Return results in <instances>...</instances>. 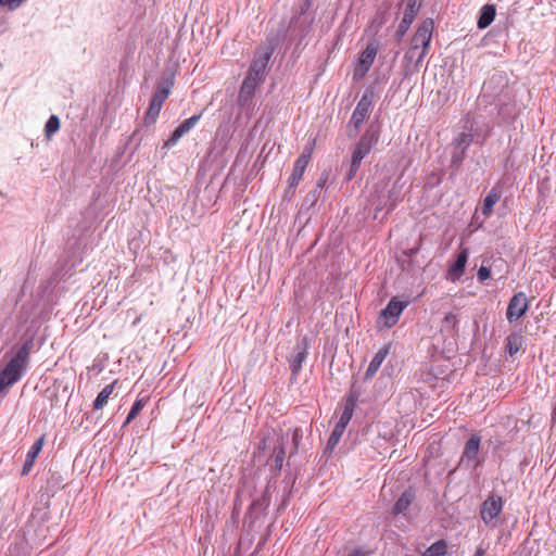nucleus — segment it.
Returning a JSON list of instances; mask_svg holds the SVG:
<instances>
[{
	"instance_id": "nucleus-1",
	"label": "nucleus",
	"mask_w": 556,
	"mask_h": 556,
	"mask_svg": "<svg viewBox=\"0 0 556 556\" xmlns=\"http://www.w3.org/2000/svg\"><path fill=\"white\" fill-rule=\"evenodd\" d=\"M33 342L23 343L5 367L0 371V392L17 382L26 368Z\"/></svg>"
},
{
	"instance_id": "nucleus-2",
	"label": "nucleus",
	"mask_w": 556,
	"mask_h": 556,
	"mask_svg": "<svg viewBox=\"0 0 556 556\" xmlns=\"http://www.w3.org/2000/svg\"><path fill=\"white\" fill-rule=\"evenodd\" d=\"M433 31V22L432 20L424 21L419 27L417 28L412 42H410V51L415 52L420 49V52L417 56L416 64H419L427 54Z\"/></svg>"
},
{
	"instance_id": "nucleus-3",
	"label": "nucleus",
	"mask_w": 556,
	"mask_h": 556,
	"mask_svg": "<svg viewBox=\"0 0 556 556\" xmlns=\"http://www.w3.org/2000/svg\"><path fill=\"white\" fill-rule=\"evenodd\" d=\"M376 142L377 137L374 134L365 132L361 137L352 154L351 167L348 174L349 179L356 175L363 159L370 152Z\"/></svg>"
},
{
	"instance_id": "nucleus-4",
	"label": "nucleus",
	"mask_w": 556,
	"mask_h": 556,
	"mask_svg": "<svg viewBox=\"0 0 556 556\" xmlns=\"http://www.w3.org/2000/svg\"><path fill=\"white\" fill-rule=\"evenodd\" d=\"M271 54L273 50L269 47L257 49L245 77L253 78L263 84Z\"/></svg>"
},
{
	"instance_id": "nucleus-5",
	"label": "nucleus",
	"mask_w": 556,
	"mask_h": 556,
	"mask_svg": "<svg viewBox=\"0 0 556 556\" xmlns=\"http://www.w3.org/2000/svg\"><path fill=\"white\" fill-rule=\"evenodd\" d=\"M377 52L378 48L375 42L367 43L366 48L359 54L357 63L355 64L353 72L354 80H361L365 77L376 59Z\"/></svg>"
},
{
	"instance_id": "nucleus-6",
	"label": "nucleus",
	"mask_w": 556,
	"mask_h": 556,
	"mask_svg": "<svg viewBox=\"0 0 556 556\" xmlns=\"http://www.w3.org/2000/svg\"><path fill=\"white\" fill-rule=\"evenodd\" d=\"M503 501L500 496L491 495L482 504L480 515L483 522L491 528H495V519L501 515Z\"/></svg>"
},
{
	"instance_id": "nucleus-7",
	"label": "nucleus",
	"mask_w": 556,
	"mask_h": 556,
	"mask_svg": "<svg viewBox=\"0 0 556 556\" xmlns=\"http://www.w3.org/2000/svg\"><path fill=\"white\" fill-rule=\"evenodd\" d=\"M481 439L478 434H472L466 442L464 452L460 458V465L467 468L476 469L480 466L481 460L479 458Z\"/></svg>"
},
{
	"instance_id": "nucleus-8",
	"label": "nucleus",
	"mask_w": 556,
	"mask_h": 556,
	"mask_svg": "<svg viewBox=\"0 0 556 556\" xmlns=\"http://www.w3.org/2000/svg\"><path fill=\"white\" fill-rule=\"evenodd\" d=\"M472 143V135L460 132L453 141V151L451 155V165L458 168L466 157L467 150Z\"/></svg>"
},
{
	"instance_id": "nucleus-9",
	"label": "nucleus",
	"mask_w": 556,
	"mask_h": 556,
	"mask_svg": "<svg viewBox=\"0 0 556 556\" xmlns=\"http://www.w3.org/2000/svg\"><path fill=\"white\" fill-rule=\"evenodd\" d=\"M170 86L172 83H168L166 86L160 88L153 96L152 101L148 108L147 114L144 116V123L147 125L153 124L156 121L163 103L170 93Z\"/></svg>"
},
{
	"instance_id": "nucleus-10",
	"label": "nucleus",
	"mask_w": 556,
	"mask_h": 556,
	"mask_svg": "<svg viewBox=\"0 0 556 556\" xmlns=\"http://www.w3.org/2000/svg\"><path fill=\"white\" fill-rule=\"evenodd\" d=\"M529 308V300L526 293H516L508 303L506 311V318L509 323L516 321L521 318Z\"/></svg>"
},
{
	"instance_id": "nucleus-11",
	"label": "nucleus",
	"mask_w": 556,
	"mask_h": 556,
	"mask_svg": "<svg viewBox=\"0 0 556 556\" xmlns=\"http://www.w3.org/2000/svg\"><path fill=\"white\" fill-rule=\"evenodd\" d=\"M371 109H372V93L366 92L363 94V97L358 101V103L352 114L350 124H352L355 127V129H358L363 125V123L366 121V118L368 117Z\"/></svg>"
},
{
	"instance_id": "nucleus-12",
	"label": "nucleus",
	"mask_w": 556,
	"mask_h": 556,
	"mask_svg": "<svg viewBox=\"0 0 556 556\" xmlns=\"http://www.w3.org/2000/svg\"><path fill=\"white\" fill-rule=\"evenodd\" d=\"M313 153V147H305L302 154L296 159L293 167V172L289 178V187H296L302 180L303 174L309 163Z\"/></svg>"
},
{
	"instance_id": "nucleus-13",
	"label": "nucleus",
	"mask_w": 556,
	"mask_h": 556,
	"mask_svg": "<svg viewBox=\"0 0 556 556\" xmlns=\"http://www.w3.org/2000/svg\"><path fill=\"white\" fill-rule=\"evenodd\" d=\"M405 307V303L397 301L396 299H392L386 308H383L380 313V319L382 320L383 325L388 328L394 326Z\"/></svg>"
},
{
	"instance_id": "nucleus-14",
	"label": "nucleus",
	"mask_w": 556,
	"mask_h": 556,
	"mask_svg": "<svg viewBox=\"0 0 556 556\" xmlns=\"http://www.w3.org/2000/svg\"><path fill=\"white\" fill-rule=\"evenodd\" d=\"M262 84L258 83L257 80H254L253 78L245 77L243 79L242 85L239 90L238 100H237L238 104L241 108H250L252 104V100L254 98L255 91Z\"/></svg>"
},
{
	"instance_id": "nucleus-15",
	"label": "nucleus",
	"mask_w": 556,
	"mask_h": 556,
	"mask_svg": "<svg viewBox=\"0 0 556 556\" xmlns=\"http://www.w3.org/2000/svg\"><path fill=\"white\" fill-rule=\"evenodd\" d=\"M419 11V5L417 0H407L406 8L404 11L403 18L397 27L396 37L401 39L409 29L412 23L414 22L417 13Z\"/></svg>"
},
{
	"instance_id": "nucleus-16",
	"label": "nucleus",
	"mask_w": 556,
	"mask_h": 556,
	"mask_svg": "<svg viewBox=\"0 0 556 556\" xmlns=\"http://www.w3.org/2000/svg\"><path fill=\"white\" fill-rule=\"evenodd\" d=\"M306 356H307V344H306L305 340H303L302 342L298 343L294 346L293 352L289 359L290 368H291L293 376H296L300 372V370L302 368V364L305 361Z\"/></svg>"
},
{
	"instance_id": "nucleus-17",
	"label": "nucleus",
	"mask_w": 556,
	"mask_h": 556,
	"mask_svg": "<svg viewBox=\"0 0 556 556\" xmlns=\"http://www.w3.org/2000/svg\"><path fill=\"white\" fill-rule=\"evenodd\" d=\"M201 115H193L185 119L172 134L170 138L166 141V146H175L177 141L188 134L199 122Z\"/></svg>"
},
{
	"instance_id": "nucleus-18",
	"label": "nucleus",
	"mask_w": 556,
	"mask_h": 556,
	"mask_svg": "<svg viewBox=\"0 0 556 556\" xmlns=\"http://www.w3.org/2000/svg\"><path fill=\"white\" fill-rule=\"evenodd\" d=\"M468 261V250L463 249L458 255L454 264L451 266L448 270V277L452 281L458 280L465 270V266Z\"/></svg>"
},
{
	"instance_id": "nucleus-19",
	"label": "nucleus",
	"mask_w": 556,
	"mask_h": 556,
	"mask_svg": "<svg viewBox=\"0 0 556 556\" xmlns=\"http://www.w3.org/2000/svg\"><path fill=\"white\" fill-rule=\"evenodd\" d=\"M45 444V438L40 437L30 447L26 455V459L22 469V475H28L35 464L38 454L41 452Z\"/></svg>"
},
{
	"instance_id": "nucleus-20",
	"label": "nucleus",
	"mask_w": 556,
	"mask_h": 556,
	"mask_svg": "<svg viewBox=\"0 0 556 556\" xmlns=\"http://www.w3.org/2000/svg\"><path fill=\"white\" fill-rule=\"evenodd\" d=\"M389 354V349L387 346L380 349L375 356L372 357L371 362L368 365V368L365 372V378L370 379L372 378L377 371L379 370L381 364L386 359L387 355Z\"/></svg>"
},
{
	"instance_id": "nucleus-21",
	"label": "nucleus",
	"mask_w": 556,
	"mask_h": 556,
	"mask_svg": "<svg viewBox=\"0 0 556 556\" xmlns=\"http://www.w3.org/2000/svg\"><path fill=\"white\" fill-rule=\"evenodd\" d=\"M500 199L501 190L496 187H493L483 200L482 214L484 217H489L491 215L493 206L500 201Z\"/></svg>"
},
{
	"instance_id": "nucleus-22",
	"label": "nucleus",
	"mask_w": 556,
	"mask_h": 556,
	"mask_svg": "<svg viewBox=\"0 0 556 556\" xmlns=\"http://www.w3.org/2000/svg\"><path fill=\"white\" fill-rule=\"evenodd\" d=\"M355 406V400L353 397H349L345 402L344 409L340 416V419L336 426H338L340 429H345L353 417Z\"/></svg>"
},
{
	"instance_id": "nucleus-23",
	"label": "nucleus",
	"mask_w": 556,
	"mask_h": 556,
	"mask_svg": "<svg viewBox=\"0 0 556 556\" xmlns=\"http://www.w3.org/2000/svg\"><path fill=\"white\" fill-rule=\"evenodd\" d=\"M413 501H414L413 491L412 490L404 491L393 507V514L394 515L403 514L410 506Z\"/></svg>"
},
{
	"instance_id": "nucleus-24",
	"label": "nucleus",
	"mask_w": 556,
	"mask_h": 556,
	"mask_svg": "<svg viewBox=\"0 0 556 556\" xmlns=\"http://www.w3.org/2000/svg\"><path fill=\"white\" fill-rule=\"evenodd\" d=\"M495 17V8L492 4H485L481 9V13L478 20V27L483 29L486 28Z\"/></svg>"
},
{
	"instance_id": "nucleus-25",
	"label": "nucleus",
	"mask_w": 556,
	"mask_h": 556,
	"mask_svg": "<svg viewBox=\"0 0 556 556\" xmlns=\"http://www.w3.org/2000/svg\"><path fill=\"white\" fill-rule=\"evenodd\" d=\"M116 382H112L103 388V390L98 394L93 402V408L94 409H101L103 408L109 401L110 395L112 394Z\"/></svg>"
},
{
	"instance_id": "nucleus-26",
	"label": "nucleus",
	"mask_w": 556,
	"mask_h": 556,
	"mask_svg": "<svg viewBox=\"0 0 556 556\" xmlns=\"http://www.w3.org/2000/svg\"><path fill=\"white\" fill-rule=\"evenodd\" d=\"M523 344V337L520 333H511L507 338L506 349L510 356L517 354Z\"/></svg>"
},
{
	"instance_id": "nucleus-27",
	"label": "nucleus",
	"mask_w": 556,
	"mask_h": 556,
	"mask_svg": "<svg viewBox=\"0 0 556 556\" xmlns=\"http://www.w3.org/2000/svg\"><path fill=\"white\" fill-rule=\"evenodd\" d=\"M446 542L443 540H439L425 551L424 556H444L446 554Z\"/></svg>"
},
{
	"instance_id": "nucleus-28",
	"label": "nucleus",
	"mask_w": 556,
	"mask_h": 556,
	"mask_svg": "<svg viewBox=\"0 0 556 556\" xmlns=\"http://www.w3.org/2000/svg\"><path fill=\"white\" fill-rule=\"evenodd\" d=\"M60 129V119L56 115H51L46 123V137L50 139Z\"/></svg>"
},
{
	"instance_id": "nucleus-29",
	"label": "nucleus",
	"mask_w": 556,
	"mask_h": 556,
	"mask_svg": "<svg viewBox=\"0 0 556 556\" xmlns=\"http://www.w3.org/2000/svg\"><path fill=\"white\" fill-rule=\"evenodd\" d=\"M282 444H283V438H281V443L278 446H275L274 453H273L275 468L278 470H280L282 468L285 454H286Z\"/></svg>"
},
{
	"instance_id": "nucleus-30",
	"label": "nucleus",
	"mask_w": 556,
	"mask_h": 556,
	"mask_svg": "<svg viewBox=\"0 0 556 556\" xmlns=\"http://www.w3.org/2000/svg\"><path fill=\"white\" fill-rule=\"evenodd\" d=\"M457 323V316L453 313H448L445 315L442 321V330H445L447 332H455Z\"/></svg>"
},
{
	"instance_id": "nucleus-31",
	"label": "nucleus",
	"mask_w": 556,
	"mask_h": 556,
	"mask_svg": "<svg viewBox=\"0 0 556 556\" xmlns=\"http://www.w3.org/2000/svg\"><path fill=\"white\" fill-rule=\"evenodd\" d=\"M146 403H147V401L144 399H138L134 403V405H132V407H131L130 412L128 413V416H127V418L125 420V425L131 422L138 416L140 410L144 407Z\"/></svg>"
},
{
	"instance_id": "nucleus-32",
	"label": "nucleus",
	"mask_w": 556,
	"mask_h": 556,
	"mask_svg": "<svg viewBox=\"0 0 556 556\" xmlns=\"http://www.w3.org/2000/svg\"><path fill=\"white\" fill-rule=\"evenodd\" d=\"M344 431L345 429H340L338 426L334 427L327 443L329 450H333L337 446Z\"/></svg>"
},
{
	"instance_id": "nucleus-33",
	"label": "nucleus",
	"mask_w": 556,
	"mask_h": 556,
	"mask_svg": "<svg viewBox=\"0 0 556 556\" xmlns=\"http://www.w3.org/2000/svg\"><path fill=\"white\" fill-rule=\"evenodd\" d=\"M22 4V0H0V5L8 8L10 11H15Z\"/></svg>"
},
{
	"instance_id": "nucleus-34",
	"label": "nucleus",
	"mask_w": 556,
	"mask_h": 556,
	"mask_svg": "<svg viewBox=\"0 0 556 556\" xmlns=\"http://www.w3.org/2000/svg\"><path fill=\"white\" fill-rule=\"evenodd\" d=\"M491 276V271L488 267L485 266H481L479 269H478V273H477V277L479 279V281H484L486 279H489Z\"/></svg>"
},
{
	"instance_id": "nucleus-35",
	"label": "nucleus",
	"mask_w": 556,
	"mask_h": 556,
	"mask_svg": "<svg viewBox=\"0 0 556 556\" xmlns=\"http://www.w3.org/2000/svg\"><path fill=\"white\" fill-rule=\"evenodd\" d=\"M299 438H300L299 429H295L293 431V441L295 444L298 443Z\"/></svg>"
},
{
	"instance_id": "nucleus-36",
	"label": "nucleus",
	"mask_w": 556,
	"mask_h": 556,
	"mask_svg": "<svg viewBox=\"0 0 556 556\" xmlns=\"http://www.w3.org/2000/svg\"><path fill=\"white\" fill-rule=\"evenodd\" d=\"M25 0H22V2L24 3Z\"/></svg>"
}]
</instances>
